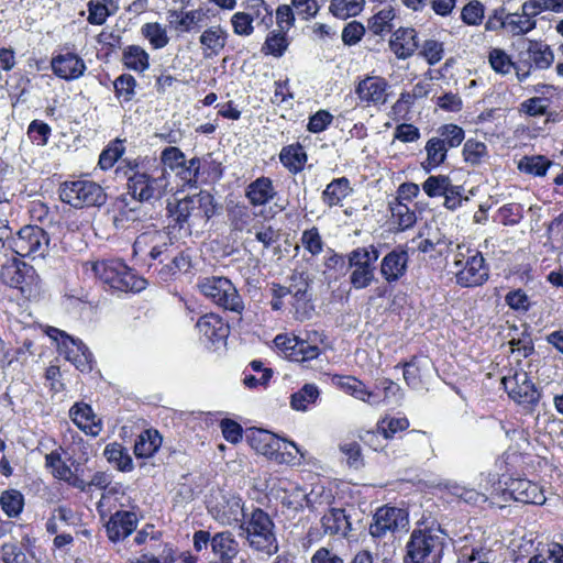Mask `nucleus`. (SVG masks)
Returning <instances> with one entry per match:
<instances>
[{
	"instance_id": "f03ea898",
	"label": "nucleus",
	"mask_w": 563,
	"mask_h": 563,
	"mask_svg": "<svg viewBox=\"0 0 563 563\" xmlns=\"http://www.w3.org/2000/svg\"><path fill=\"white\" fill-rule=\"evenodd\" d=\"M168 228L185 235H190L199 221H208L217 212L213 196L206 190L179 200L175 206L168 205Z\"/></svg>"
},
{
	"instance_id": "393cba45",
	"label": "nucleus",
	"mask_w": 563,
	"mask_h": 563,
	"mask_svg": "<svg viewBox=\"0 0 563 563\" xmlns=\"http://www.w3.org/2000/svg\"><path fill=\"white\" fill-rule=\"evenodd\" d=\"M211 550L219 563H230L239 554L240 545L230 531H222L212 537Z\"/></svg>"
},
{
	"instance_id": "ddd939ff",
	"label": "nucleus",
	"mask_w": 563,
	"mask_h": 563,
	"mask_svg": "<svg viewBox=\"0 0 563 563\" xmlns=\"http://www.w3.org/2000/svg\"><path fill=\"white\" fill-rule=\"evenodd\" d=\"M501 383L508 396L520 405L534 406L540 400V391L525 371H516L512 376L504 377Z\"/></svg>"
},
{
	"instance_id": "412c9836",
	"label": "nucleus",
	"mask_w": 563,
	"mask_h": 563,
	"mask_svg": "<svg viewBox=\"0 0 563 563\" xmlns=\"http://www.w3.org/2000/svg\"><path fill=\"white\" fill-rule=\"evenodd\" d=\"M51 66L56 76L66 80L77 79L86 70L85 62L77 54L69 52L53 57Z\"/></svg>"
},
{
	"instance_id": "69168bd1",
	"label": "nucleus",
	"mask_w": 563,
	"mask_h": 563,
	"mask_svg": "<svg viewBox=\"0 0 563 563\" xmlns=\"http://www.w3.org/2000/svg\"><path fill=\"white\" fill-rule=\"evenodd\" d=\"M3 563H29L25 552L16 542H7L1 547Z\"/></svg>"
},
{
	"instance_id": "7ed1b4c3",
	"label": "nucleus",
	"mask_w": 563,
	"mask_h": 563,
	"mask_svg": "<svg viewBox=\"0 0 563 563\" xmlns=\"http://www.w3.org/2000/svg\"><path fill=\"white\" fill-rule=\"evenodd\" d=\"M274 529L269 515L261 508H254L240 525V537L246 540L253 551L272 556L279 549Z\"/></svg>"
},
{
	"instance_id": "13d9d810",
	"label": "nucleus",
	"mask_w": 563,
	"mask_h": 563,
	"mask_svg": "<svg viewBox=\"0 0 563 563\" xmlns=\"http://www.w3.org/2000/svg\"><path fill=\"white\" fill-rule=\"evenodd\" d=\"M426 151L428 164L431 167H437L444 162L448 148L443 145V141L432 137L427 142Z\"/></svg>"
},
{
	"instance_id": "dca6fc26",
	"label": "nucleus",
	"mask_w": 563,
	"mask_h": 563,
	"mask_svg": "<svg viewBox=\"0 0 563 563\" xmlns=\"http://www.w3.org/2000/svg\"><path fill=\"white\" fill-rule=\"evenodd\" d=\"M309 284L302 275L292 276L290 279L291 310L294 318L298 321H306L312 318L314 306L308 294Z\"/></svg>"
},
{
	"instance_id": "3c124183",
	"label": "nucleus",
	"mask_w": 563,
	"mask_h": 563,
	"mask_svg": "<svg viewBox=\"0 0 563 563\" xmlns=\"http://www.w3.org/2000/svg\"><path fill=\"white\" fill-rule=\"evenodd\" d=\"M113 87L115 97L123 102H129L135 95L136 80L132 75L123 74L114 80Z\"/></svg>"
},
{
	"instance_id": "c9c22d12",
	"label": "nucleus",
	"mask_w": 563,
	"mask_h": 563,
	"mask_svg": "<svg viewBox=\"0 0 563 563\" xmlns=\"http://www.w3.org/2000/svg\"><path fill=\"white\" fill-rule=\"evenodd\" d=\"M245 11L252 18V23L257 22L266 30L273 25V11L264 0H249L245 4Z\"/></svg>"
},
{
	"instance_id": "ea45409f",
	"label": "nucleus",
	"mask_w": 563,
	"mask_h": 563,
	"mask_svg": "<svg viewBox=\"0 0 563 563\" xmlns=\"http://www.w3.org/2000/svg\"><path fill=\"white\" fill-rule=\"evenodd\" d=\"M124 65L135 71H144L148 68V54L137 45H130L123 52Z\"/></svg>"
},
{
	"instance_id": "b1692460",
	"label": "nucleus",
	"mask_w": 563,
	"mask_h": 563,
	"mask_svg": "<svg viewBox=\"0 0 563 563\" xmlns=\"http://www.w3.org/2000/svg\"><path fill=\"white\" fill-rule=\"evenodd\" d=\"M229 33L221 25H213L206 29L200 37L199 43L206 58L218 56L225 47Z\"/></svg>"
},
{
	"instance_id": "a878e982",
	"label": "nucleus",
	"mask_w": 563,
	"mask_h": 563,
	"mask_svg": "<svg viewBox=\"0 0 563 563\" xmlns=\"http://www.w3.org/2000/svg\"><path fill=\"white\" fill-rule=\"evenodd\" d=\"M92 271L101 283L117 290V282H119L124 272H126V264L120 260L101 261L92 265Z\"/></svg>"
},
{
	"instance_id": "5701e85b",
	"label": "nucleus",
	"mask_w": 563,
	"mask_h": 563,
	"mask_svg": "<svg viewBox=\"0 0 563 563\" xmlns=\"http://www.w3.org/2000/svg\"><path fill=\"white\" fill-rule=\"evenodd\" d=\"M389 48L399 59L411 57L418 48L417 32L412 27H399L389 40Z\"/></svg>"
},
{
	"instance_id": "0e129e2a",
	"label": "nucleus",
	"mask_w": 563,
	"mask_h": 563,
	"mask_svg": "<svg viewBox=\"0 0 563 563\" xmlns=\"http://www.w3.org/2000/svg\"><path fill=\"white\" fill-rule=\"evenodd\" d=\"M185 159V154L178 147L169 146L162 152L161 161L157 163L163 165L165 169L168 167L177 172L184 165Z\"/></svg>"
},
{
	"instance_id": "9d476101",
	"label": "nucleus",
	"mask_w": 563,
	"mask_h": 563,
	"mask_svg": "<svg viewBox=\"0 0 563 563\" xmlns=\"http://www.w3.org/2000/svg\"><path fill=\"white\" fill-rule=\"evenodd\" d=\"M198 287L206 297L225 310L241 314L244 302L232 282L225 277H205L199 280Z\"/></svg>"
},
{
	"instance_id": "de8ad7c7",
	"label": "nucleus",
	"mask_w": 563,
	"mask_h": 563,
	"mask_svg": "<svg viewBox=\"0 0 563 563\" xmlns=\"http://www.w3.org/2000/svg\"><path fill=\"white\" fill-rule=\"evenodd\" d=\"M463 156L466 163L476 166L488 157V150L485 143L470 139L464 144Z\"/></svg>"
},
{
	"instance_id": "4468645a",
	"label": "nucleus",
	"mask_w": 563,
	"mask_h": 563,
	"mask_svg": "<svg viewBox=\"0 0 563 563\" xmlns=\"http://www.w3.org/2000/svg\"><path fill=\"white\" fill-rule=\"evenodd\" d=\"M408 515L404 509L396 507H380L374 515L369 526L373 538H383L387 532L404 530L408 526Z\"/></svg>"
},
{
	"instance_id": "c756f323",
	"label": "nucleus",
	"mask_w": 563,
	"mask_h": 563,
	"mask_svg": "<svg viewBox=\"0 0 563 563\" xmlns=\"http://www.w3.org/2000/svg\"><path fill=\"white\" fill-rule=\"evenodd\" d=\"M196 327L199 333L211 342H218L225 339L228 335L227 324L214 313L200 317Z\"/></svg>"
},
{
	"instance_id": "423d86ee",
	"label": "nucleus",
	"mask_w": 563,
	"mask_h": 563,
	"mask_svg": "<svg viewBox=\"0 0 563 563\" xmlns=\"http://www.w3.org/2000/svg\"><path fill=\"white\" fill-rule=\"evenodd\" d=\"M553 63L554 53L544 42L522 38L518 43L516 76L520 82L525 81L533 69L544 70L550 68Z\"/></svg>"
},
{
	"instance_id": "473e14b6",
	"label": "nucleus",
	"mask_w": 563,
	"mask_h": 563,
	"mask_svg": "<svg viewBox=\"0 0 563 563\" xmlns=\"http://www.w3.org/2000/svg\"><path fill=\"white\" fill-rule=\"evenodd\" d=\"M162 438L156 430H145L136 439L134 454L139 459L152 456L161 446Z\"/></svg>"
},
{
	"instance_id": "0eeeda50",
	"label": "nucleus",
	"mask_w": 563,
	"mask_h": 563,
	"mask_svg": "<svg viewBox=\"0 0 563 563\" xmlns=\"http://www.w3.org/2000/svg\"><path fill=\"white\" fill-rule=\"evenodd\" d=\"M60 200L74 208L100 207L107 200L103 188L88 179L65 181L59 188Z\"/></svg>"
},
{
	"instance_id": "2f4dec72",
	"label": "nucleus",
	"mask_w": 563,
	"mask_h": 563,
	"mask_svg": "<svg viewBox=\"0 0 563 563\" xmlns=\"http://www.w3.org/2000/svg\"><path fill=\"white\" fill-rule=\"evenodd\" d=\"M352 190L350 180L346 177L335 178L323 190L322 201L329 207L339 206Z\"/></svg>"
},
{
	"instance_id": "6ab92c4d",
	"label": "nucleus",
	"mask_w": 563,
	"mask_h": 563,
	"mask_svg": "<svg viewBox=\"0 0 563 563\" xmlns=\"http://www.w3.org/2000/svg\"><path fill=\"white\" fill-rule=\"evenodd\" d=\"M209 512L218 522L224 526L241 525L247 515L242 498L234 495L222 496L221 500L210 505Z\"/></svg>"
},
{
	"instance_id": "bf43d9fd",
	"label": "nucleus",
	"mask_w": 563,
	"mask_h": 563,
	"mask_svg": "<svg viewBox=\"0 0 563 563\" xmlns=\"http://www.w3.org/2000/svg\"><path fill=\"white\" fill-rule=\"evenodd\" d=\"M409 427L407 418H384L378 421L377 430L384 435L385 439L393 438L398 431H404Z\"/></svg>"
},
{
	"instance_id": "680f3d73",
	"label": "nucleus",
	"mask_w": 563,
	"mask_h": 563,
	"mask_svg": "<svg viewBox=\"0 0 563 563\" xmlns=\"http://www.w3.org/2000/svg\"><path fill=\"white\" fill-rule=\"evenodd\" d=\"M451 179L449 176L439 175V176H430L422 184V189L427 194V196L440 197L445 190H448V186H450Z\"/></svg>"
},
{
	"instance_id": "49530a36",
	"label": "nucleus",
	"mask_w": 563,
	"mask_h": 563,
	"mask_svg": "<svg viewBox=\"0 0 563 563\" xmlns=\"http://www.w3.org/2000/svg\"><path fill=\"white\" fill-rule=\"evenodd\" d=\"M552 162L544 156H525L518 164V168L527 174L544 176Z\"/></svg>"
},
{
	"instance_id": "f8f14e48",
	"label": "nucleus",
	"mask_w": 563,
	"mask_h": 563,
	"mask_svg": "<svg viewBox=\"0 0 563 563\" xmlns=\"http://www.w3.org/2000/svg\"><path fill=\"white\" fill-rule=\"evenodd\" d=\"M462 258H455L454 266L456 284L461 287H476L483 285L489 276V268L485 264V258L479 252L470 254L466 258L459 253Z\"/></svg>"
},
{
	"instance_id": "79ce46f5",
	"label": "nucleus",
	"mask_w": 563,
	"mask_h": 563,
	"mask_svg": "<svg viewBox=\"0 0 563 563\" xmlns=\"http://www.w3.org/2000/svg\"><path fill=\"white\" fill-rule=\"evenodd\" d=\"M395 16V10L391 7L382 9L368 21L369 31L375 35H383L385 33L391 32V22Z\"/></svg>"
},
{
	"instance_id": "c03bdc74",
	"label": "nucleus",
	"mask_w": 563,
	"mask_h": 563,
	"mask_svg": "<svg viewBox=\"0 0 563 563\" xmlns=\"http://www.w3.org/2000/svg\"><path fill=\"white\" fill-rule=\"evenodd\" d=\"M141 32L155 49L165 47L169 42L166 29L157 22L145 23Z\"/></svg>"
},
{
	"instance_id": "72a5a7b5",
	"label": "nucleus",
	"mask_w": 563,
	"mask_h": 563,
	"mask_svg": "<svg viewBox=\"0 0 563 563\" xmlns=\"http://www.w3.org/2000/svg\"><path fill=\"white\" fill-rule=\"evenodd\" d=\"M306 159V153L300 144L285 146L279 153L280 163L294 174L303 168Z\"/></svg>"
},
{
	"instance_id": "37998d69",
	"label": "nucleus",
	"mask_w": 563,
	"mask_h": 563,
	"mask_svg": "<svg viewBox=\"0 0 563 563\" xmlns=\"http://www.w3.org/2000/svg\"><path fill=\"white\" fill-rule=\"evenodd\" d=\"M319 397V389L314 384H306L291 395L290 405L295 410L305 411L309 405L314 404Z\"/></svg>"
},
{
	"instance_id": "6e6552de",
	"label": "nucleus",
	"mask_w": 563,
	"mask_h": 563,
	"mask_svg": "<svg viewBox=\"0 0 563 563\" xmlns=\"http://www.w3.org/2000/svg\"><path fill=\"white\" fill-rule=\"evenodd\" d=\"M247 441L256 452L279 463H290L300 453L296 443L282 440L274 433L263 429L251 431L247 434Z\"/></svg>"
},
{
	"instance_id": "5fc2aeb1",
	"label": "nucleus",
	"mask_w": 563,
	"mask_h": 563,
	"mask_svg": "<svg viewBox=\"0 0 563 563\" xmlns=\"http://www.w3.org/2000/svg\"><path fill=\"white\" fill-rule=\"evenodd\" d=\"M440 137L439 141H443V145L448 147H457L464 140V130L456 124H444L438 129Z\"/></svg>"
},
{
	"instance_id": "58836bf2",
	"label": "nucleus",
	"mask_w": 563,
	"mask_h": 563,
	"mask_svg": "<svg viewBox=\"0 0 563 563\" xmlns=\"http://www.w3.org/2000/svg\"><path fill=\"white\" fill-rule=\"evenodd\" d=\"M201 169H203V162L200 157H194L189 161H184V165L177 170V176L180 177L190 187H197L199 181H203L201 178Z\"/></svg>"
},
{
	"instance_id": "4d7b16f0",
	"label": "nucleus",
	"mask_w": 563,
	"mask_h": 563,
	"mask_svg": "<svg viewBox=\"0 0 563 563\" xmlns=\"http://www.w3.org/2000/svg\"><path fill=\"white\" fill-rule=\"evenodd\" d=\"M391 216L401 231L411 228L417 221L415 211L400 201L391 207Z\"/></svg>"
},
{
	"instance_id": "4be33fe9",
	"label": "nucleus",
	"mask_w": 563,
	"mask_h": 563,
	"mask_svg": "<svg viewBox=\"0 0 563 563\" xmlns=\"http://www.w3.org/2000/svg\"><path fill=\"white\" fill-rule=\"evenodd\" d=\"M73 422L86 434L97 437L102 431V421L98 419L92 408L84 402L75 404L69 410Z\"/></svg>"
},
{
	"instance_id": "bb28decb",
	"label": "nucleus",
	"mask_w": 563,
	"mask_h": 563,
	"mask_svg": "<svg viewBox=\"0 0 563 563\" xmlns=\"http://www.w3.org/2000/svg\"><path fill=\"white\" fill-rule=\"evenodd\" d=\"M277 195L273 181L268 177H260L252 181L245 190V196L253 206H264Z\"/></svg>"
},
{
	"instance_id": "c85d7f7f",
	"label": "nucleus",
	"mask_w": 563,
	"mask_h": 563,
	"mask_svg": "<svg viewBox=\"0 0 563 563\" xmlns=\"http://www.w3.org/2000/svg\"><path fill=\"white\" fill-rule=\"evenodd\" d=\"M514 499L523 504L542 505L545 496L542 489L528 479H516L511 483Z\"/></svg>"
},
{
	"instance_id": "20e7f679",
	"label": "nucleus",
	"mask_w": 563,
	"mask_h": 563,
	"mask_svg": "<svg viewBox=\"0 0 563 563\" xmlns=\"http://www.w3.org/2000/svg\"><path fill=\"white\" fill-rule=\"evenodd\" d=\"M445 533L440 528L415 529L406 545L405 563H441Z\"/></svg>"
},
{
	"instance_id": "e433bc0d",
	"label": "nucleus",
	"mask_w": 563,
	"mask_h": 563,
	"mask_svg": "<svg viewBox=\"0 0 563 563\" xmlns=\"http://www.w3.org/2000/svg\"><path fill=\"white\" fill-rule=\"evenodd\" d=\"M103 454L110 463L115 464L118 470L122 472H131L133 470L132 457L120 443L113 442L108 444Z\"/></svg>"
},
{
	"instance_id": "f704fd0d",
	"label": "nucleus",
	"mask_w": 563,
	"mask_h": 563,
	"mask_svg": "<svg viewBox=\"0 0 563 563\" xmlns=\"http://www.w3.org/2000/svg\"><path fill=\"white\" fill-rule=\"evenodd\" d=\"M288 45L287 32L274 30L267 34L261 52L279 58L285 54Z\"/></svg>"
},
{
	"instance_id": "774afa93",
	"label": "nucleus",
	"mask_w": 563,
	"mask_h": 563,
	"mask_svg": "<svg viewBox=\"0 0 563 563\" xmlns=\"http://www.w3.org/2000/svg\"><path fill=\"white\" fill-rule=\"evenodd\" d=\"M303 247L312 255H318L323 250V242L317 228L303 231L301 236Z\"/></svg>"
},
{
	"instance_id": "a211bd4d",
	"label": "nucleus",
	"mask_w": 563,
	"mask_h": 563,
	"mask_svg": "<svg viewBox=\"0 0 563 563\" xmlns=\"http://www.w3.org/2000/svg\"><path fill=\"white\" fill-rule=\"evenodd\" d=\"M409 254L405 246H396L380 261L379 273L391 285L404 278L408 271Z\"/></svg>"
},
{
	"instance_id": "9b49d317",
	"label": "nucleus",
	"mask_w": 563,
	"mask_h": 563,
	"mask_svg": "<svg viewBox=\"0 0 563 563\" xmlns=\"http://www.w3.org/2000/svg\"><path fill=\"white\" fill-rule=\"evenodd\" d=\"M49 247V236L44 229L38 225H25L21 228L18 235L13 238L10 249L18 255L45 257Z\"/></svg>"
},
{
	"instance_id": "a19ab883",
	"label": "nucleus",
	"mask_w": 563,
	"mask_h": 563,
	"mask_svg": "<svg viewBox=\"0 0 563 563\" xmlns=\"http://www.w3.org/2000/svg\"><path fill=\"white\" fill-rule=\"evenodd\" d=\"M0 506L8 517H18L24 506V497L16 489H8L0 495Z\"/></svg>"
},
{
	"instance_id": "2eb2a0df",
	"label": "nucleus",
	"mask_w": 563,
	"mask_h": 563,
	"mask_svg": "<svg viewBox=\"0 0 563 563\" xmlns=\"http://www.w3.org/2000/svg\"><path fill=\"white\" fill-rule=\"evenodd\" d=\"M389 85L379 76H367L355 87V93L364 107L379 108L387 102Z\"/></svg>"
},
{
	"instance_id": "338daca9",
	"label": "nucleus",
	"mask_w": 563,
	"mask_h": 563,
	"mask_svg": "<svg viewBox=\"0 0 563 563\" xmlns=\"http://www.w3.org/2000/svg\"><path fill=\"white\" fill-rule=\"evenodd\" d=\"M140 221L136 208H121L112 219V223L117 230H126L134 222Z\"/></svg>"
},
{
	"instance_id": "864d4df0",
	"label": "nucleus",
	"mask_w": 563,
	"mask_h": 563,
	"mask_svg": "<svg viewBox=\"0 0 563 563\" xmlns=\"http://www.w3.org/2000/svg\"><path fill=\"white\" fill-rule=\"evenodd\" d=\"M146 280L139 276L132 268L126 265V272L121 279L117 282V290L139 292L146 287Z\"/></svg>"
},
{
	"instance_id": "052dcab7",
	"label": "nucleus",
	"mask_w": 563,
	"mask_h": 563,
	"mask_svg": "<svg viewBox=\"0 0 563 563\" xmlns=\"http://www.w3.org/2000/svg\"><path fill=\"white\" fill-rule=\"evenodd\" d=\"M485 9L482 2L473 0L461 12L462 21L467 25H478L484 19Z\"/></svg>"
},
{
	"instance_id": "cd10ccee",
	"label": "nucleus",
	"mask_w": 563,
	"mask_h": 563,
	"mask_svg": "<svg viewBox=\"0 0 563 563\" xmlns=\"http://www.w3.org/2000/svg\"><path fill=\"white\" fill-rule=\"evenodd\" d=\"M323 532L329 536L347 537L351 530V522L341 508L329 509L321 518Z\"/></svg>"
},
{
	"instance_id": "1a4fd4ad",
	"label": "nucleus",
	"mask_w": 563,
	"mask_h": 563,
	"mask_svg": "<svg viewBox=\"0 0 563 563\" xmlns=\"http://www.w3.org/2000/svg\"><path fill=\"white\" fill-rule=\"evenodd\" d=\"M379 257L378 249L371 244L352 250L347 254L350 284L355 289H364L375 280L376 262Z\"/></svg>"
},
{
	"instance_id": "603ef678",
	"label": "nucleus",
	"mask_w": 563,
	"mask_h": 563,
	"mask_svg": "<svg viewBox=\"0 0 563 563\" xmlns=\"http://www.w3.org/2000/svg\"><path fill=\"white\" fill-rule=\"evenodd\" d=\"M125 147L123 142L119 139L110 143L99 156V166L101 169L107 170L118 162V159L124 153Z\"/></svg>"
},
{
	"instance_id": "a18cd8bd",
	"label": "nucleus",
	"mask_w": 563,
	"mask_h": 563,
	"mask_svg": "<svg viewBox=\"0 0 563 563\" xmlns=\"http://www.w3.org/2000/svg\"><path fill=\"white\" fill-rule=\"evenodd\" d=\"M45 467L51 470V473L55 478L63 482L68 479L70 473L73 472L71 468L62 459V454L58 450H54L45 455Z\"/></svg>"
},
{
	"instance_id": "f3484780",
	"label": "nucleus",
	"mask_w": 563,
	"mask_h": 563,
	"mask_svg": "<svg viewBox=\"0 0 563 563\" xmlns=\"http://www.w3.org/2000/svg\"><path fill=\"white\" fill-rule=\"evenodd\" d=\"M51 331L63 338L60 349L67 361L73 363L80 372L92 369V353L80 340H76L58 329H52Z\"/></svg>"
},
{
	"instance_id": "f257e3e1",
	"label": "nucleus",
	"mask_w": 563,
	"mask_h": 563,
	"mask_svg": "<svg viewBox=\"0 0 563 563\" xmlns=\"http://www.w3.org/2000/svg\"><path fill=\"white\" fill-rule=\"evenodd\" d=\"M123 175L128 179L129 194L140 202L161 200L169 185L167 170L156 159L130 161Z\"/></svg>"
},
{
	"instance_id": "aec40b11",
	"label": "nucleus",
	"mask_w": 563,
	"mask_h": 563,
	"mask_svg": "<svg viewBox=\"0 0 563 563\" xmlns=\"http://www.w3.org/2000/svg\"><path fill=\"white\" fill-rule=\"evenodd\" d=\"M137 526V517L132 511L119 510L111 515L106 525L108 538L112 542H118L130 536Z\"/></svg>"
},
{
	"instance_id": "6e6d98bb",
	"label": "nucleus",
	"mask_w": 563,
	"mask_h": 563,
	"mask_svg": "<svg viewBox=\"0 0 563 563\" xmlns=\"http://www.w3.org/2000/svg\"><path fill=\"white\" fill-rule=\"evenodd\" d=\"M488 59L492 68L498 74L506 75L511 69L516 70V62H512L506 52L500 48H493L489 52Z\"/></svg>"
},
{
	"instance_id": "39448f33",
	"label": "nucleus",
	"mask_w": 563,
	"mask_h": 563,
	"mask_svg": "<svg viewBox=\"0 0 563 563\" xmlns=\"http://www.w3.org/2000/svg\"><path fill=\"white\" fill-rule=\"evenodd\" d=\"M0 280L15 288L29 299H36L43 291V283L35 268L18 258H10L0 267Z\"/></svg>"
},
{
	"instance_id": "09e8293b",
	"label": "nucleus",
	"mask_w": 563,
	"mask_h": 563,
	"mask_svg": "<svg viewBox=\"0 0 563 563\" xmlns=\"http://www.w3.org/2000/svg\"><path fill=\"white\" fill-rule=\"evenodd\" d=\"M294 347L295 351L289 352V358L295 362L314 360L321 352L320 346L308 343L307 340H302L301 336H297Z\"/></svg>"
},
{
	"instance_id": "7c9ffc66",
	"label": "nucleus",
	"mask_w": 563,
	"mask_h": 563,
	"mask_svg": "<svg viewBox=\"0 0 563 563\" xmlns=\"http://www.w3.org/2000/svg\"><path fill=\"white\" fill-rule=\"evenodd\" d=\"M334 383L343 391L360 400L372 405L379 402L374 394L366 388L365 384L354 376H338L334 378Z\"/></svg>"
},
{
	"instance_id": "e2e57ef3",
	"label": "nucleus",
	"mask_w": 563,
	"mask_h": 563,
	"mask_svg": "<svg viewBox=\"0 0 563 563\" xmlns=\"http://www.w3.org/2000/svg\"><path fill=\"white\" fill-rule=\"evenodd\" d=\"M523 208L520 203H507L499 208L498 218L504 225H515L522 219Z\"/></svg>"
},
{
	"instance_id": "4c0bfd02",
	"label": "nucleus",
	"mask_w": 563,
	"mask_h": 563,
	"mask_svg": "<svg viewBox=\"0 0 563 563\" xmlns=\"http://www.w3.org/2000/svg\"><path fill=\"white\" fill-rule=\"evenodd\" d=\"M365 0H332L330 12L339 19L358 15L364 9Z\"/></svg>"
},
{
	"instance_id": "8fccbe9b",
	"label": "nucleus",
	"mask_w": 563,
	"mask_h": 563,
	"mask_svg": "<svg viewBox=\"0 0 563 563\" xmlns=\"http://www.w3.org/2000/svg\"><path fill=\"white\" fill-rule=\"evenodd\" d=\"M165 239V232L158 231V230H151L141 233L134 241L133 244V253L135 255L137 254H144L147 251L150 252L154 244H157L158 242H162V240Z\"/></svg>"
}]
</instances>
